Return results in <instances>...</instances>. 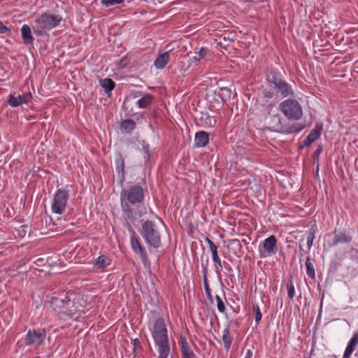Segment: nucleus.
Here are the masks:
<instances>
[{
	"instance_id": "2",
	"label": "nucleus",
	"mask_w": 358,
	"mask_h": 358,
	"mask_svg": "<svg viewBox=\"0 0 358 358\" xmlns=\"http://www.w3.org/2000/svg\"><path fill=\"white\" fill-rule=\"evenodd\" d=\"M150 330L154 339L155 345L157 347L159 357L168 358L170 352L168 331L164 320L162 317L157 319Z\"/></svg>"
},
{
	"instance_id": "6",
	"label": "nucleus",
	"mask_w": 358,
	"mask_h": 358,
	"mask_svg": "<svg viewBox=\"0 0 358 358\" xmlns=\"http://www.w3.org/2000/svg\"><path fill=\"white\" fill-rule=\"evenodd\" d=\"M141 234L150 247L158 248L160 246V234L152 221L147 220L142 224Z\"/></svg>"
},
{
	"instance_id": "10",
	"label": "nucleus",
	"mask_w": 358,
	"mask_h": 358,
	"mask_svg": "<svg viewBox=\"0 0 358 358\" xmlns=\"http://www.w3.org/2000/svg\"><path fill=\"white\" fill-rule=\"evenodd\" d=\"M46 334L44 329H30L26 335L25 343L27 345L38 347L44 342Z\"/></svg>"
},
{
	"instance_id": "29",
	"label": "nucleus",
	"mask_w": 358,
	"mask_h": 358,
	"mask_svg": "<svg viewBox=\"0 0 358 358\" xmlns=\"http://www.w3.org/2000/svg\"><path fill=\"white\" fill-rule=\"evenodd\" d=\"M231 91L227 87H222L219 91V96L224 101L229 99L231 97Z\"/></svg>"
},
{
	"instance_id": "38",
	"label": "nucleus",
	"mask_w": 358,
	"mask_h": 358,
	"mask_svg": "<svg viewBox=\"0 0 358 358\" xmlns=\"http://www.w3.org/2000/svg\"><path fill=\"white\" fill-rule=\"evenodd\" d=\"M354 350H355L352 348L351 346L347 345L343 358H350V355H352Z\"/></svg>"
},
{
	"instance_id": "33",
	"label": "nucleus",
	"mask_w": 358,
	"mask_h": 358,
	"mask_svg": "<svg viewBox=\"0 0 358 358\" xmlns=\"http://www.w3.org/2000/svg\"><path fill=\"white\" fill-rule=\"evenodd\" d=\"M252 309L255 314V322H259L262 319L260 308L257 304H253Z\"/></svg>"
},
{
	"instance_id": "30",
	"label": "nucleus",
	"mask_w": 358,
	"mask_h": 358,
	"mask_svg": "<svg viewBox=\"0 0 358 358\" xmlns=\"http://www.w3.org/2000/svg\"><path fill=\"white\" fill-rule=\"evenodd\" d=\"M267 80L268 81L273 84L274 87H275V83H277L278 81H281L282 79L280 77V75H278L276 73H271L267 76Z\"/></svg>"
},
{
	"instance_id": "12",
	"label": "nucleus",
	"mask_w": 358,
	"mask_h": 358,
	"mask_svg": "<svg viewBox=\"0 0 358 358\" xmlns=\"http://www.w3.org/2000/svg\"><path fill=\"white\" fill-rule=\"evenodd\" d=\"M32 95L30 92L24 93L23 94H10L8 98V104L13 107L16 108L24 103H27L31 101Z\"/></svg>"
},
{
	"instance_id": "35",
	"label": "nucleus",
	"mask_w": 358,
	"mask_h": 358,
	"mask_svg": "<svg viewBox=\"0 0 358 358\" xmlns=\"http://www.w3.org/2000/svg\"><path fill=\"white\" fill-rule=\"evenodd\" d=\"M123 2V0H101V3L106 6H112L117 4H120Z\"/></svg>"
},
{
	"instance_id": "3",
	"label": "nucleus",
	"mask_w": 358,
	"mask_h": 358,
	"mask_svg": "<svg viewBox=\"0 0 358 358\" xmlns=\"http://www.w3.org/2000/svg\"><path fill=\"white\" fill-rule=\"evenodd\" d=\"M75 300V294L68 292L58 297H52L50 303L52 308L57 313L71 317L79 310Z\"/></svg>"
},
{
	"instance_id": "18",
	"label": "nucleus",
	"mask_w": 358,
	"mask_h": 358,
	"mask_svg": "<svg viewBox=\"0 0 358 358\" xmlns=\"http://www.w3.org/2000/svg\"><path fill=\"white\" fill-rule=\"evenodd\" d=\"M21 34L23 43L27 45L34 44V37L32 36L31 28L27 24H23L21 27Z\"/></svg>"
},
{
	"instance_id": "1",
	"label": "nucleus",
	"mask_w": 358,
	"mask_h": 358,
	"mask_svg": "<svg viewBox=\"0 0 358 358\" xmlns=\"http://www.w3.org/2000/svg\"><path fill=\"white\" fill-rule=\"evenodd\" d=\"M144 200V191L141 186L135 185L128 189H123L120 193L121 208L124 219L134 221L136 213L130 204L141 203Z\"/></svg>"
},
{
	"instance_id": "17",
	"label": "nucleus",
	"mask_w": 358,
	"mask_h": 358,
	"mask_svg": "<svg viewBox=\"0 0 358 358\" xmlns=\"http://www.w3.org/2000/svg\"><path fill=\"white\" fill-rule=\"evenodd\" d=\"M212 56L210 50L207 48H201L199 51L194 52L191 58L192 62H198L201 59L209 60Z\"/></svg>"
},
{
	"instance_id": "32",
	"label": "nucleus",
	"mask_w": 358,
	"mask_h": 358,
	"mask_svg": "<svg viewBox=\"0 0 358 358\" xmlns=\"http://www.w3.org/2000/svg\"><path fill=\"white\" fill-rule=\"evenodd\" d=\"M212 259L213 262L215 264V266L218 268H222V264L221 262V259L220 258L217 251L212 253Z\"/></svg>"
},
{
	"instance_id": "22",
	"label": "nucleus",
	"mask_w": 358,
	"mask_h": 358,
	"mask_svg": "<svg viewBox=\"0 0 358 358\" xmlns=\"http://www.w3.org/2000/svg\"><path fill=\"white\" fill-rule=\"evenodd\" d=\"M180 351L182 358H196L195 354L192 350L190 349L189 344L186 341L181 343Z\"/></svg>"
},
{
	"instance_id": "45",
	"label": "nucleus",
	"mask_w": 358,
	"mask_h": 358,
	"mask_svg": "<svg viewBox=\"0 0 358 358\" xmlns=\"http://www.w3.org/2000/svg\"><path fill=\"white\" fill-rule=\"evenodd\" d=\"M136 341H137V340H136H136H134V343H135V344H137V342H136Z\"/></svg>"
},
{
	"instance_id": "43",
	"label": "nucleus",
	"mask_w": 358,
	"mask_h": 358,
	"mask_svg": "<svg viewBox=\"0 0 358 358\" xmlns=\"http://www.w3.org/2000/svg\"><path fill=\"white\" fill-rule=\"evenodd\" d=\"M348 345L349 346H351L352 348H353L355 350V347L357 346V345H355V343H352V342L349 341Z\"/></svg>"
},
{
	"instance_id": "21",
	"label": "nucleus",
	"mask_w": 358,
	"mask_h": 358,
	"mask_svg": "<svg viewBox=\"0 0 358 358\" xmlns=\"http://www.w3.org/2000/svg\"><path fill=\"white\" fill-rule=\"evenodd\" d=\"M170 59L169 55L168 52L160 54L156 60L155 61V66L157 69H163L166 65L168 64Z\"/></svg>"
},
{
	"instance_id": "24",
	"label": "nucleus",
	"mask_w": 358,
	"mask_h": 358,
	"mask_svg": "<svg viewBox=\"0 0 358 358\" xmlns=\"http://www.w3.org/2000/svg\"><path fill=\"white\" fill-rule=\"evenodd\" d=\"M100 85L106 93L111 92L115 87V82L110 78L100 80Z\"/></svg>"
},
{
	"instance_id": "40",
	"label": "nucleus",
	"mask_w": 358,
	"mask_h": 358,
	"mask_svg": "<svg viewBox=\"0 0 358 358\" xmlns=\"http://www.w3.org/2000/svg\"><path fill=\"white\" fill-rule=\"evenodd\" d=\"M10 29L5 26L1 21H0V34H5L6 32H9Z\"/></svg>"
},
{
	"instance_id": "4",
	"label": "nucleus",
	"mask_w": 358,
	"mask_h": 358,
	"mask_svg": "<svg viewBox=\"0 0 358 358\" xmlns=\"http://www.w3.org/2000/svg\"><path fill=\"white\" fill-rule=\"evenodd\" d=\"M62 20V17L59 15L44 13L34 20V32L37 36L46 35L47 32L56 27Z\"/></svg>"
},
{
	"instance_id": "9",
	"label": "nucleus",
	"mask_w": 358,
	"mask_h": 358,
	"mask_svg": "<svg viewBox=\"0 0 358 358\" xmlns=\"http://www.w3.org/2000/svg\"><path fill=\"white\" fill-rule=\"evenodd\" d=\"M277 239L271 235L261 242L258 247V251L261 258H266L275 255L277 252Z\"/></svg>"
},
{
	"instance_id": "37",
	"label": "nucleus",
	"mask_w": 358,
	"mask_h": 358,
	"mask_svg": "<svg viewBox=\"0 0 358 358\" xmlns=\"http://www.w3.org/2000/svg\"><path fill=\"white\" fill-rule=\"evenodd\" d=\"M205 241L207 242L211 253H213V252H215L217 251V245L208 237H206L205 238Z\"/></svg>"
},
{
	"instance_id": "14",
	"label": "nucleus",
	"mask_w": 358,
	"mask_h": 358,
	"mask_svg": "<svg viewBox=\"0 0 358 358\" xmlns=\"http://www.w3.org/2000/svg\"><path fill=\"white\" fill-rule=\"evenodd\" d=\"M115 165L120 181L122 182L125 179L124 159L120 153L116 155Z\"/></svg>"
},
{
	"instance_id": "11",
	"label": "nucleus",
	"mask_w": 358,
	"mask_h": 358,
	"mask_svg": "<svg viewBox=\"0 0 358 358\" xmlns=\"http://www.w3.org/2000/svg\"><path fill=\"white\" fill-rule=\"evenodd\" d=\"M128 231L130 234V243L133 251L140 256L143 262H145L147 259L146 253L141 246L139 239L136 235V232L131 227H129Z\"/></svg>"
},
{
	"instance_id": "13",
	"label": "nucleus",
	"mask_w": 358,
	"mask_h": 358,
	"mask_svg": "<svg viewBox=\"0 0 358 358\" xmlns=\"http://www.w3.org/2000/svg\"><path fill=\"white\" fill-rule=\"evenodd\" d=\"M323 128L322 123H317L315 128L306 137L303 141V145H308L317 140L321 135V131Z\"/></svg>"
},
{
	"instance_id": "41",
	"label": "nucleus",
	"mask_w": 358,
	"mask_h": 358,
	"mask_svg": "<svg viewBox=\"0 0 358 358\" xmlns=\"http://www.w3.org/2000/svg\"><path fill=\"white\" fill-rule=\"evenodd\" d=\"M204 287L208 295H210V287L207 282L206 276L204 277Z\"/></svg>"
},
{
	"instance_id": "27",
	"label": "nucleus",
	"mask_w": 358,
	"mask_h": 358,
	"mask_svg": "<svg viewBox=\"0 0 358 358\" xmlns=\"http://www.w3.org/2000/svg\"><path fill=\"white\" fill-rule=\"evenodd\" d=\"M136 123L134 120L128 119L121 124V130L125 132H131L135 129Z\"/></svg>"
},
{
	"instance_id": "26",
	"label": "nucleus",
	"mask_w": 358,
	"mask_h": 358,
	"mask_svg": "<svg viewBox=\"0 0 358 358\" xmlns=\"http://www.w3.org/2000/svg\"><path fill=\"white\" fill-rule=\"evenodd\" d=\"M316 231H317V227H316V225H313L311 227V228L310 229V230L308 232L306 241H307V245H308V250H310L311 248V247L313 246V241L315 238Z\"/></svg>"
},
{
	"instance_id": "36",
	"label": "nucleus",
	"mask_w": 358,
	"mask_h": 358,
	"mask_svg": "<svg viewBox=\"0 0 358 358\" xmlns=\"http://www.w3.org/2000/svg\"><path fill=\"white\" fill-rule=\"evenodd\" d=\"M142 149L144 154L143 157L145 159V161L148 162L150 156L149 145L143 143Z\"/></svg>"
},
{
	"instance_id": "44",
	"label": "nucleus",
	"mask_w": 358,
	"mask_h": 358,
	"mask_svg": "<svg viewBox=\"0 0 358 358\" xmlns=\"http://www.w3.org/2000/svg\"><path fill=\"white\" fill-rule=\"evenodd\" d=\"M231 243H238V239H234V240H231Z\"/></svg>"
},
{
	"instance_id": "19",
	"label": "nucleus",
	"mask_w": 358,
	"mask_h": 358,
	"mask_svg": "<svg viewBox=\"0 0 358 358\" xmlns=\"http://www.w3.org/2000/svg\"><path fill=\"white\" fill-rule=\"evenodd\" d=\"M209 141L208 134L204 131H200L196 133L194 138V145L198 148L206 146Z\"/></svg>"
},
{
	"instance_id": "16",
	"label": "nucleus",
	"mask_w": 358,
	"mask_h": 358,
	"mask_svg": "<svg viewBox=\"0 0 358 358\" xmlns=\"http://www.w3.org/2000/svg\"><path fill=\"white\" fill-rule=\"evenodd\" d=\"M275 87L280 93L282 97H288L294 95V92L291 86L283 80L278 81L277 83H275Z\"/></svg>"
},
{
	"instance_id": "31",
	"label": "nucleus",
	"mask_w": 358,
	"mask_h": 358,
	"mask_svg": "<svg viewBox=\"0 0 358 358\" xmlns=\"http://www.w3.org/2000/svg\"><path fill=\"white\" fill-rule=\"evenodd\" d=\"M286 287H287L289 298L290 299H292L295 295V289H294V284L292 280H289L287 283Z\"/></svg>"
},
{
	"instance_id": "28",
	"label": "nucleus",
	"mask_w": 358,
	"mask_h": 358,
	"mask_svg": "<svg viewBox=\"0 0 358 358\" xmlns=\"http://www.w3.org/2000/svg\"><path fill=\"white\" fill-rule=\"evenodd\" d=\"M305 265H306L307 275L310 278H314L315 276L314 264H313V262H312L311 259L309 257H308L306 258Z\"/></svg>"
},
{
	"instance_id": "15",
	"label": "nucleus",
	"mask_w": 358,
	"mask_h": 358,
	"mask_svg": "<svg viewBox=\"0 0 358 358\" xmlns=\"http://www.w3.org/2000/svg\"><path fill=\"white\" fill-rule=\"evenodd\" d=\"M92 264L94 269L104 271L111 264V260L106 255H100L94 259Z\"/></svg>"
},
{
	"instance_id": "5",
	"label": "nucleus",
	"mask_w": 358,
	"mask_h": 358,
	"mask_svg": "<svg viewBox=\"0 0 358 358\" xmlns=\"http://www.w3.org/2000/svg\"><path fill=\"white\" fill-rule=\"evenodd\" d=\"M279 110L289 120H299L303 116L301 104L294 99H287L279 104Z\"/></svg>"
},
{
	"instance_id": "34",
	"label": "nucleus",
	"mask_w": 358,
	"mask_h": 358,
	"mask_svg": "<svg viewBox=\"0 0 358 358\" xmlns=\"http://www.w3.org/2000/svg\"><path fill=\"white\" fill-rule=\"evenodd\" d=\"M215 299L217 301V308L219 312L223 313L225 311V306L224 302L222 301L221 297L218 295H216Z\"/></svg>"
},
{
	"instance_id": "23",
	"label": "nucleus",
	"mask_w": 358,
	"mask_h": 358,
	"mask_svg": "<svg viewBox=\"0 0 358 358\" xmlns=\"http://www.w3.org/2000/svg\"><path fill=\"white\" fill-rule=\"evenodd\" d=\"M222 338L225 349L229 350L231 345L232 338L230 336V331L228 327L223 330Z\"/></svg>"
},
{
	"instance_id": "8",
	"label": "nucleus",
	"mask_w": 358,
	"mask_h": 358,
	"mask_svg": "<svg viewBox=\"0 0 358 358\" xmlns=\"http://www.w3.org/2000/svg\"><path fill=\"white\" fill-rule=\"evenodd\" d=\"M266 119L270 130L273 131L293 133L298 132L303 128V127H296L295 126L290 127L288 129L285 128L281 122L280 115L278 114H271V111H269Z\"/></svg>"
},
{
	"instance_id": "25",
	"label": "nucleus",
	"mask_w": 358,
	"mask_h": 358,
	"mask_svg": "<svg viewBox=\"0 0 358 358\" xmlns=\"http://www.w3.org/2000/svg\"><path fill=\"white\" fill-rule=\"evenodd\" d=\"M152 99L153 96L150 94H147L145 96H143L141 99L138 100V106L140 108H146L148 106L151 104Z\"/></svg>"
},
{
	"instance_id": "46",
	"label": "nucleus",
	"mask_w": 358,
	"mask_h": 358,
	"mask_svg": "<svg viewBox=\"0 0 358 358\" xmlns=\"http://www.w3.org/2000/svg\"><path fill=\"white\" fill-rule=\"evenodd\" d=\"M136 341H137V340H136H136H134V343H135V344H137V342H136Z\"/></svg>"
},
{
	"instance_id": "42",
	"label": "nucleus",
	"mask_w": 358,
	"mask_h": 358,
	"mask_svg": "<svg viewBox=\"0 0 358 358\" xmlns=\"http://www.w3.org/2000/svg\"><path fill=\"white\" fill-rule=\"evenodd\" d=\"M252 350L250 349H248L245 352L244 358H252Z\"/></svg>"
},
{
	"instance_id": "39",
	"label": "nucleus",
	"mask_w": 358,
	"mask_h": 358,
	"mask_svg": "<svg viewBox=\"0 0 358 358\" xmlns=\"http://www.w3.org/2000/svg\"><path fill=\"white\" fill-rule=\"evenodd\" d=\"M206 123L208 124V125L211 126V127H213V126H215V124L216 123V121H215V120L213 117L207 115L206 116Z\"/></svg>"
},
{
	"instance_id": "20",
	"label": "nucleus",
	"mask_w": 358,
	"mask_h": 358,
	"mask_svg": "<svg viewBox=\"0 0 358 358\" xmlns=\"http://www.w3.org/2000/svg\"><path fill=\"white\" fill-rule=\"evenodd\" d=\"M352 240V237L346 234L345 232L335 233L332 243L329 244V246H335L339 243H348Z\"/></svg>"
},
{
	"instance_id": "7",
	"label": "nucleus",
	"mask_w": 358,
	"mask_h": 358,
	"mask_svg": "<svg viewBox=\"0 0 358 358\" xmlns=\"http://www.w3.org/2000/svg\"><path fill=\"white\" fill-rule=\"evenodd\" d=\"M69 192L64 189H58L55 192L51 201L52 213L62 215L66 208Z\"/></svg>"
}]
</instances>
